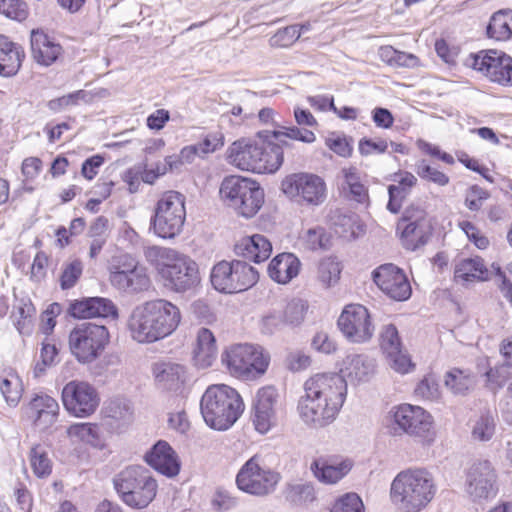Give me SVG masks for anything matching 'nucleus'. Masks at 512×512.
I'll return each mask as SVG.
<instances>
[{
	"label": "nucleus",
	"instance_id": "bb28decb",
	"mask_svg": "<svg viewBox=\"0 0 512 512\" xmlns=\"http://www.w3.org/2000/svg\"><path fill=\"white\" fill-rule=\"evenodd\" d=\"M352 463L349 460L335 458H318L311 464L314 476L324 484H336L351 470Z\"/></svg>",
	"mask_w": 512,
	"mask_h": 512
},
{
	"label": "nucleus",
	"instance_id": "338daca9",
	"mask_svg": "<svg viewBox=\"0 0 512 512\" xmlns=\"http://www.w3.org/2000/svg\"><path fill=\"white\" fill-rule=\"evenodd\" d=\"M47 264L48 256L43 251L38 252L31 266L30 278L32 281L40 282L45 278Z\"/></svg>",
	"mask_w": 512,
	"mask_h": 512
},
{
	"label": "nucleus",
	"instance_id": "6ab92c4d",
	"mask_svg": "<svg viewBox=\"0 0 512 512\" xmlns=\"http://www.w3.org/2000/svg\"><path fill=\"white\" fill-rule=\"evenodd\" d=\"M63 405L76 417H88L99 406L100 398L96 389L84 381L68 382L62 390Z\"/></svg>",
	"mask_w": 512,
	"mask_h": 512
},
{
	"label": "nucleus",
	"instance_id": "6e6552de",
	"mask_svg": "<svg viewBox=\"0 0 512 512\" xmlns=\"http://www.w3.org/2000/svg\"><path fill=\"white\" fill-rule=\"evenodd\" d=\"M388 418L394 435L407 434L425 444L435 439L433 417L420 406L402 404L393 407Z\"/></svg>",
	"mask_w": 512,
	"mask_h": 512
},
{
	"label": "nucleus",
	"instance_id": "0eeeda50",
	"mask_svg": "<svg viewBox=\"0 0 512 512\" xmlns=\"http://www.w3.org/2000/svg\"><path fill=\"white\" fill-rule=\"evenodd\" d=\"M221 360L231 375L251 380L266 372L270 357L261 346L244 343L228 347Z\"/></svg>",
	"mask_w": 512,
	"mask_h": 512
},
{
	"label": "nucleus",
	"instance_id": "5fc2aeb1",
	"mask_svg": "<svg viewBox=\"0 0 512 512\" xmlns=\"http://www.w3.org/2000/svg\"><path fill=\"white\" fill-rule=\"evenodd\" d=\"M0 13L19 22L25 20L29 14L23 0H0Z\"/></svg>",
	"mask_w": 512,
	"mask_h": 512
},
{
	"label": "nucleus",
	"instance_id": "a18cd8bd",
	"mask_svg": "<svg viewBox=\"0 0 512 512\" xmlns=\"http://www.w3.org/2000/svg\"><path fill=\"white\" fill-rule=\"evenodd\" d=\"M83 267V263L80 259H72L64 262L59 278L61 289L68 290L73 288L82 275Z\"/></svg>",
	"mask_w": 512,
	"mask_h": 512
},
{
	"label": "nucleus",
	"instance_id": "412c9836",
	"mask_svg": "<svg viewBox=\"0 0 512 512\" xmlns=\"http://www.w3.org/2000/svg\"><path fill=\"white\" fill-rule=\"evenodd\" d=\"M373 280L391 299L405 301L411 296V286L405 273L394 264H384L375 269Z\"/></svg>",
	"mask_w": 512,
	"mask_h": 512
},
{
	"label": "nucleus",
	"instance_id": "2f4dec72",
	"mask_svg": "<svg viewBox=\"0 0 512 512\" xmlns=\"http://www.w3.org/2000/svg\"><path fill=\"white\" fill-rule=\"evenodd\" d=\"M25 57L23 48L10 41L8 37L0 35V75L14 76L20 69Z\"/></svg>",
	"mask_w": 512,
	"mask_h": 512
},
{
	"label": "nucleus",
	"instance_id": "09e8293b",
	"mask_svg": "<svg viewBox=\"0 0 512 512\" xmlns=\"http://www.w3.org/2000/svg\"><path fill=\"white\" fill-rule=\"evenodd\" d=\"M308 304L302 299H293L287 303L283 312H280L286 325L297 326L304 320Z\"/></svg>",
	"mask_w": 512,
	"mask_h": 512
},
{
	"label": "nucleus",
	"instance_id": "5701e85b",
	"mask_svg": "<svg viewBox=\"0 0 512 512\" xmlns=\"http://www.w3.org/2000/svg\"><path fill=\"white\" fill-rule=\"evenodd\" d=\"M145 462L160 474L173 478L181 469V461L171 445L164 441H157L144 456Z\"/></svg>",
	"mask_w": 512,
	"mask_h": 512
},
{
	"label": "nucleus",
	"instance_id": "69168bd1",
	"mask_svg": "<svg viewBox=\"0 0 512 512\" xmlns=\"http://www.w3.org/2000/svg\"><path fill=\"white\" fill-rule=\"evenodd\" d=\"M388 142L384 139H378L377 141L363 138L359 141V152L363 156H368L372 153L382 154L388 149Z\"/></svg>",
	"mask_w": 512,
	"mask_h": 512
},
{
	"label": "nucleus",
	"instance_id": "f704fd0d",
	"mask_svg": "<svg viewBox=\"0 0 512 512\" xmlns=\"http://www.w3.org/2000/svg\"><path fill=\"white\" fill-rule=\"evenodd\" d=\"M476 376L469 369L451 368L445 374L444 383L454 395H467L476 385Z\"/></svg>",
	"mask_w": 512,
	"mask_h": 512
},
{
	"label": "nucleus",
	"instance_id": "72a5a7b5",
	"mask_svg": "<svg viewBox=\"0 0 512 512\" xmlns=\"http://www.w3.org/2000/svg\"><path fill=\"white\" fill-rule=\"evenodd\" d=\"M393 181L397 184L388 187L389 201L387 208L392 213H398L402 201L410 194L416 185L417 178L410 172L400 171L394 175Z\"/></svg>",
	"mask_w": 512,
	"mask_h": 512
},
{
	"label": "nucleus",
	"instance_id": "58836bf2",
	"mask_svg": "<svg viewBox=\"0 0 512 512\" xmlns=\"http://www.w3.org/2000/svg\"><path fill=\"white\" fill-rule=\"evenodd\" d=\"M471 436L475 441L486 442L495 434L496 420L494 413L485 409L470 421Z\"/></svg>",
	"mask_w": 512,
	"mask_h": 512
},
{
	"label": "nucleus",
	"instance_id": "3c124183",
	"mask_svg": "<svg viewBox=\"0 0 512 512\" xmlns=\"http://www.w3.org/2000/svg\"><path fill=\"white\" fill-rule=\"evenodd\" d=\"M262 155L260 156L261 162H268L267 165H272V162L276 161V165L267 167L265 173H274L276 172L283 163V147L279 144L271 143V142H262L260 143Z\"/></svg>",
	"mask_w": 512,
	"mask_h": 512
},
{
	"label": "nucleus",
	"instance_id": "c756f323",
	"mask_svg": "<svg viewBox=\"0 0 512 512\" xmlns=\"http://www.w3.org/2000/svg\"><path fill=\"white\" fill-rule=\"evenodd\" d=\"M374 362L366 355L350 354L343 360L341 368L342 375H339L347 383L350 382H365L370 379L374 373Z\"/></svg>",
	"mask_w": 512,
	"mask_h": 512
},
{
	"label": "nucleus",
	"instance_id": "9b49d317",
	"mask_svg": "<svg viewBox=\"0 0 512 512\" xmlns=\"http://www.w3.org/2000/svg\"><path fill=\"white\" fill-rule=\"evenodd\" d=\"M258 272L245 261H220L211 270L210 281L221 293H238L252 287L258 281Z\"/></svg>",
	"mask_w": 512,
	"mask_h": 512
},
{
	"label": "nucleus",
	"instance_id": "4468645a",
	"mask_svg": "<svg viewBox=\"0 0 512 512\" xmlns=\"http://www.w3.org/2000/svg\"><path fill=\"white\" fill-rule=\"evenodd\" d=\"M109 281L117 290L129 294L147 291L151 286L147 268L129 255L120 256L110 266Z\"/></svg>",
	"mask_w": 512,
	"mask_h": 512
},
{
	"label": "nucleus",
	"instance_id": "49530a36",
	"mask_svg": "<svg viewBox=\"0 0 512 512\" xmlns=\"http://www.w3.org/2000/svg\"><path fill=\"white\" fill-rule=\"evenodd\" d=\"M176 250L167 247L149 246L144 249V256L147 262L155 265L158 274H161V269L165 268L166 264L171 262V259L176 254Z\"/></svg>",
	"mask_w": 512,
	"mask_h": 512
},
{
	"label": "nucleus",
	"instance_id": "a878e982",
	"mask_svg": "<svg viewBox=\"0 0 512 512\" xmlns=\"http://www.w3.org/2000/svg\"><path fill=\"white\" fill-rule=\"evenodd\" d=\"M69 314L78 319L116 317L117 308L107 298L89 297L72 302Z\"/></svg>",
	"mask_w": 512,
	"mask_h": 512
},
{
	"label": "nucleus",
	"instance_id": "13d9d810",
	"mask_svg": "<svg viewBox=\"0 0 512 512\" xmlns=\"http://www.w3.org/2000/svg\"><path fill=\"white\" fill-rule=\"evenodd\" d=\"M417 174L425 180L431 181L439 186H445L449 182V177L443 172L421 161L416 165Z\"/></svg>",
	"mask_w": 512,
	"mask_h": 512
},
{
	"label": "nucleus",
	"instance_id": "7ed1b4c3",
	"mask_svg": "<svg viewBox=\"0 0 512 512\" xmlns=\"http://www.w3.org/2000/svg\"><path fill=\"white\" fill-rule=\"evenodd\" d=\"M436 494L433 476L426 469H407L396 475L391 483L390 498L402 512H420Z\"/></svg>",
	"mask_w": 512,
	"mask_h": 512
},
{
	"label": "nucleus",
	"instance_id": "f8f14e48",
	"mask_svg": "<svg viewBox=\"0 0 512 512\" xmlns=\"http://www.w3.org/2000/svg\"><path fill=\"white\" fill-rule=\"evenodd\" d=\"M109 341V333L104 325L91 322L77 324L69 334V349L81 363L94 361Z\"/></svg>",
	"mask_w": 512,
	"mask_h": 512
},
{
	"label": "nucleus",
	"instance_id": "0e129e2a",
	"mask_svg": "<svg viewBox=\"0 0 512 512\" xmlns=\"http://www.w3.org/2000/svg\"><path fill=\"white\" fill-rule=\"evenodd\" d=\"M201 158L213 153L224 145V136L220 132L209 133L202 142L194 144Z\"/></svg>",
	"mask_w": 512,
	"mask_h": 512
},
{
	"label": "nucleus",
	"instance_id": "aec40b11",
	"mask_svg": "<svg viewBox=\"0 0 512 512\" xmlns=\"http://www.w3.org/2000/svg\"><path fill=\"white\" fill-rule=\"evenodd\" d=\"M497 476L489 461L474 463L466 476V492L474 500H488L497 494Z\"/></svg>",
	"mask_w": 512,
	"mask_h": 512
},
{
	"label": "nucleus",
	"instance_id": "b1692460",
	"mask_svg": "<svg viewBox=\"0 0 512 512\" xmlns=\"http://www.w3.org/2000/svg\"><path fill=\"white\" fill-rule=\"evenodd\" d=\"M277 401L278 393L274 387L266 386L257 391L253 405V423L258 432L264 434L270 430L275 421Z\"/></svg>",
	"mask_w": 512,
	"mask_h": 512
},
{
	"label": "nucleus",
	"instance_id": "de8ad7c7",
	"mask_svg": "<svg viewBox=\"0 0 512 512\" xmlns=\"http://www.w3.org/2000/svg\"><path fill=\"white\" fill-rule=\"evenodd\" d=\"M90 94L87 90H77L62 97L52 99L48 102V107L53 112H59L68 106H76L81 103L89 104Z\"/></svg>",
	"mask_w": 512,
	"mask_h": 512
},
{
	"label": "nucleus",
	"instance_id": "423d86ee",
	"mask_svg": "<svg viewBox=\"0 0 512 512\" xmlns=\"http://www.w3.org/2000/svg\"><path fill=\"white\" fill-rule=\"evenodd\" d=\"M219 193L229 207L245 218L253 217L264 203V191L260 185L241 176L224 178Z\"/></svg>",
	"mask_w": 512,
	"mask_h": 512
},
{
	"label": "nucleus",
	"instance_id": "a211bd4d",
	"mask_svg": "<svg viewBox=\"0 0 512 512\" xmlns=\"http://www.w3.org/2000/svg\"><path fill=\"white\" fill-rule=\"evenodd\" d=\"M337 324L343 336L356 344L370 341L375 331L368 309L361 304L346 305Z\"/></svg>",
	"mask_w": 512,
	"mask_h": 512
},
{
	"label": "nucleus",
	"instance_id": "cd10ccee",
	"mask_svg": "<svg viewBox=\"0 0 512 512\" xmlns=\"http://www.w3.org/2000/svg\"><path fill=\"white\" fill-rule=\"evenodd\" d=\"M156 384L167 391H178L186 381V368L178 363L158 362L153 366Z\"/></svg>",
	"mask_w": 512,
	"mask_h": 512
},
{
	"label": "nucleus",
	"instance_id": "f03ea898",
	"mask_svg": "<svg viewBox=\"0 0 512 512\" xmlns=\"http://www.w3.org/2000/svg\"><path fill=\"white\" fill-rule=\"evenodd\" d=\"M179 308L165 299L136 306L128 319V330L138 343H153L171 335L179 326Z\"/></svg>",
	"mask_w": 512,
	"mask_h": 512
},
{
	"label": "nucleus",
	"instance_id": "9d476101",
	"mask_svg": "<svg viewBox=\"0 0 512 512\" xmlns=\"http://www.w3.org/2000/svg\"><path fill=\"white\" fill-rule=\"evenodd\" d=\"M280 480L277 471L270 468L261 456L254 455L239 469L235 482L242 492L265 497L274 493Z\"/></svg>",
	"mask_w": 512,
	"mask_h": 512
},
{
	"label": "nucleus",
	"instance_id": "bf43d9fd",
	"mask_svg": "<svg viewBox=\"0 0 512 512\" xmlns=\"http://www.w3.org/2000/svg\"><path fill=\"white\" fill-rule=\"evenodd\" d=\"M414 393L425 400H437L440 396L439 385L433 377H424L416 386Z\"/></svg>",
	"mask_w": 512,
	"mask_h": 512
},
{
	"label": "nucleus",
	"instance_id": "774afa93",
	"mask_svg": "<svg viewBox=\"0 0 512 512\" xmlns=\"http://www.w3.org/2000/svg\"><path fill=\"white\" fill-rule=\"evenodd\" d=\"M287 367L294 372L304 370L309 367L311 360L308 355L301 351H294L288 354L286 358Z\"/></svg>",
	"mask_w": 512,
	"mask_h": 512
},
{
	"label": "nucleus",
	"instance_id": "4be33fe9",
	"mask_svg": "<svg viewBox=\"0 0 512 512\" xmlns=\"http://www.w3.org/2000/svg\"><path fill=\"white\" fill-rule=\"evenodd\" d=\"M261 145L257 142L241 139L232 143L228 149V160L231 164L241 170L251 171L253 173L263 174L267 167V161L261 162L262 155ZM276 165V161H274Z\"/></svg>",
	"mask_w": 512,
	"mask_h": 512
},
{
	"label": "nucleus",
	"instance_id": "ea45409f",
	"mask_svg": "<svg viewBox=\"0 0 512 512\" xmlns=\"http://www.w3.org/2000/svg\"><path fill=\"white\" fill-rule=\"evenodd\" d=\"M341 270L340 262L336 258H323L317 266V280L323 287L334 286L340 279Z\"/></svg>",
	"mask_w": 512,
	"mask_h": 512
},
{
	"label": "nucleus",
	"instance_id": "2eb2a0df",
	"mask_svg": "<svg viewBox=\"0 0 512 512\" xmlns=\"http://www.w3.org/2000/svg\"><path fill=\"white\" fill-rule=\"evenodd\" d=\"M467 64L490 82L503 87L512 86V57L499 50H481L467 60Z\"/></svg>",
	"mask_w": 512,
	"mask_h": 512
},
{
	"label": "nucleus",
	"instance_id": "8fccbe9b",
	"mask_svg": "<svg viewBox=\"0 0 512 512\" xmlns=\"http://www.w3.org/2000/svg\"><path fill=\"white\" fill-rule=\"evenodd\" d=\"M300 241L306 249L314 251L317 249H326L329 237L323 227L317 226L303 232Z\"/></svg>",
	"mask_w": 512,
	"mask_h": 512
},
{
	"label": "nucleus",
	"instance_id": "f257e3e1",
	"mask_svg": "<svg viewBox=\"0 0 512 512\" xmlns=\"http://www.w3.org/2000/svg\"><path fill=\"white\" fill-rule=\"evenodd\" d=\"M297 410L309 427L324 428L335 421L347 396V384L336 373H318L304 384Z\"/></svg>",
	"mask_w": 512,
	"mask_h": 512
},
{
	"label": "nucleus",
	"instance_id": "79ce46f5",
	"mask_svg": "<svg viewBox=\"0 0 512 512\" xmlns=\"http://www.w3.org/2000/svg\"><path fill=\"white\" fill-rule=\"evenodd\" d=\"M274 138L279 142L284 148L290 147V143L286 140V138L292 140H298L303 143H313L316 140L315 134L307 129H300L296 126L285 127L283 130H275L273 131Z\"/></svg>",
	"mask_w": 512,
	"mask_h": 512
},
{
	"label": "nucleus",
	"instance_id": "e2e57ef3",
	"mask_svg": "<svg viewBox=\"0 0 512 512\" xmlns=\"http://www.w3.org/2000/svg\"><path fill=\"white\" fill-rule=\"evenodd\" d=\"M353 140L345 136H333L326 139V145L340 157H350L353 151Z\"/></svg>",
	"mask_w": 512,
	"mask_h": 512
},
{
	"label": "nucleus",
	"instance_id": "4d7b16f0",
	"mask_svg": "<svg viewBox=\"0 0 512 512\" xmlns=\"http://www.w3.org/2000/svg\"><path fill=\"white\" fill-rule=\"evenodd\" d=\"M330 512H364V505L356 493H346L335 501Z\"/></svg>",
	"mask_w": 512,
	"mask_h": 512
},
{
	"label": "nucleus",
	"instance_id": "c85d7f7f",
	"mask_svg": "<svg viewBox=\"0 0 512 512\" xmlns=\"http://www.w3.org/2000/svg\"><path fill=\"white\" fill-rule=\"evenodd\" d=\"M31 51L33 59L38 64L49 66L61 55L62 47L43 31L32 30Z\"/></svg>",
	"mask_w": 512,
	"mask_h": 512
},
{
	"label": "nucleus",
	"instance_id": "603ef678",
	"mask_svg": "<svg viewBox=\"0 0 512 512\" xmlns=\"http://www.w3.org/2000/svg\"><path fill=\"white\" fill-rule=\"evenodd\" d=\"M67 433L70 437L79 438L88 444L96 445L99 439V427L92 423H77L71 425Z\"/></svg>",
	"mask_w": 512,
	"mask_h": 512
},
{
	"label": "nucleus",
	"instance_id": "f3484780",
	"mask_svg": "<svg viewBox=\"0 0 512 512\" xmlns=\"http://www.w3.org/2000/svg\"><path fill=\"white\" fill-rule=\"evenodd\" d=\"M397 230L401 233L403 246L414 251L427 243L432 225L424 209L418 205H410L404 210Z\"/></svg>",
	"mask_w": 512,
	"mask_h": 512
},
{
	"label": "nucleus",
	"instance_id": "864d4df0",
	"mask_svg": "<svg viewBox=\"0 0 512 512\" xmlns=\"http://www.w3.org/2000/svg\"><path fill=\"white\" fill-rule=\"evenodd\" d=\"M380 346L386 356L403 349L398 331L393 324L383 326L380 333Z\"/></svg>",
	"mask_w": 512,
	"mask_h": 512
},
{
	"label": "nucleus",
	"instance_id": "39448f33",
	"mask_svg": "<svg viewBox=\"0 0 512 512\" xmlns=\"http://www.w3.org/2000/svg\"><path fill=\"white\" fill-rule=\"evenodd\" d=\"M113 485L120 499L135 509L146 508L156 497L158 488L149 470L138 465L126 467L116 474Z\"/></svg>",
	"mask_w": 512,
	"mask_h": 512
},
{
	"label": "nucleus",
	"instance_id": "e433bc0d",
	"mask_svg": "<svg viewBox=\"0 0 512 512\" xmlns=\"http://www.w3.org/2000/svg\"><path fill=\"white\" fill-rule=\"evenodd\" d=\"M195 358L202 367L211 366L217 355L216 340L207 328H200L197 333Z\"/></svg>",
	"mask_w": 512,
	"mask_h": 512
},
{
	"label": "nucleus",
	"instance_id": "a19ab883",
	"mask_svg": "<svg viewBox=\"0 0 512 512\" xmlns=\"http://www.w3.org/2000/svg\"><path fill=\"white\" fill-rule=\"evenodd\" d=\"M0 391L8 405L16 406L23 394L21 378L14 372H9L0 382Z\"/></svg>",
	"mask_w": 512,
	"mask_h": 512
},
{
	"label": "nucleus",
	"instance_id": "1a4fd4ad",
	"mask_svg": "<svg viewBox=\"0 0 512 512\" xmlns=\"http://www.w3.org/2000/svg\"><path fill=\"white\" fill-rule=\"evenodd\" d=\"M185 218V196L167 191L157 201L151 227L158 237L172 239L181 233Z\"/></svg>",
	"mask_w": 512,
	"mask_h": 512
},
{
	"label": "nucleus",
	"instance_id": "20e7f679",
	"mask_svg": "<svg viewBox=\"0 0 512 512\" xmlns=\"http://www.w3.org/2000/svg\"><path fill=\"white\" fill-rule=\"evenodd\" d=\"M243 411L244 403L241 396L228 385H210L201 397V415L205 423L214 430H228Z\"/></svg>",
	"mask_w": 512,
	"mask_h": 512
},
{
	"label": "nucleus",
	"instance_id": "ddd939ff",
	"mask_svg": "<svg viewBox=\"0 0 512 512\" xmlns=\"http://www.w3.org/2000/svg\"><path fill=\"white\" fill-rule=\"evenodd\" d=\"M281 190L289 199L311 206L321 205L327 194L324 179L319 175L307 172L286 176L281 182Z\"/></svg>",
	"mask_w": 512,
	"mask_h": 512
},
{
	"label": "nucleus",
	"instance_id": "052dcab7",
	"mask_svg": "<svg viewBox=\"0 0 512 512\" xmlns=\"http://www.w3.org/2000/svg\"><path fill=\"white\" fill-rule=\"evenodd\" d=\"M300 37V28L298 25H291L284 29H280L275 33L270 42L273 46L288 47L292 45Z\"/></svg>",
	"mask_w": 512,
	"mask_h": 512
},
{
	"label": "nucleus",
	"instance_id": "c9c22d12",
	"mask_svg": "<svg viewBox=\"0 0 512 512\" xmlns=\"http://www.w3.org/2000/svg\"><path fill=\"white\" fill-rule=\"evenodd\" d=\"M455 278L462 281H485L488 279L489 272L481 257L465 258L460 260L455 266Z\"/></svg>",
	"mask_w": 512,
	"mask_h": 512
},
{
	"label": "nucleus",
	"instance_id": "c03bdc74",
	"mask_svg": "<svg viewBox=\"0 0 512 512\" xmlns=\"http://www.w3.org/2000/svg\"><path fill=\"white\" fill-rule=\"evenodd\" d=\"M105 414L122 423H128L133 416V408L127 399L115 398L107 402L105 406Z\"/></svg>",
	"mask_w": 512,
	"mask_h": 512
},
{
	"label": "nucleus",
	"instance_id": "37998d69",
	"mask_svg": "<svg viewBox=\"0 0 512 512\" xmlns=\"http://www.w3.org/2000/svg\"><path fill=\"white\" fill-rule=\"evenodd\" d=\"M30 465L34 474L39 478L47 477L52 472V462L46 449L41 445L31 448Z\"/></svg>",
	"mask_w": 512,
	"mask_h": 512
},
{
	"label": "nucleus",
	"instance_id": "393cba45",
	"mask_svg": "<svg viewBox=\"0 0 512 512\" xmlns=\"http://www.w3.org/2000/svg\"><path fill=\"white\" fill-rule=\"evenodd\" d=\"M59 413V404L51 396L36 394L27 406V415L40 430L52 426Z\"/></svg>",
	"mask_w": 512,
	"mask_h": 512
},
{
	"label": "nucleus",
	"instance_id": "473e14b6",
	"mask_svg": "<svg viewBox=\"0 0 512 512\" xmlns=\"http://www.w3.org/2000/svg\"><path fill=\"white\" fill-rule=\"evenodd\" d=\"M300 266V260L294 254L281 253L270 262L268 274L277 283L286 284L299 274Z\"/></svg>",
	"mask_w": 512,
	"mask_h": 512
},
{
	"label": "nucleus",
	"instance_id": "dca6fc26",
	"mask_svg": "<svg viewBox=\"0 0 512 512\" xmlns=\"http://www.w3.org/2000/svg\"><path fill=\"white\" fill-rule=\"evenodd\" d=\"M160 277L165 287L178 293L194 289L201 281L198 264L178 251L171 262L161 269Z\"/></svg>",
	"mask_w": 512,
	"mask_h": 512
},
{
	"label": "nucleus",
	"instance_id": "4c0bfd02",
	"mask_svg": "<svg viewBox=\"0 0 512 512\" xmlns=\"http://www.w3.org/2000/svg\"><path fill=\"white\" fill-rule=\"evenodd\" d=\"M487 36L496 41H507L512 38V10H499L490 18L486 29Z\"/></svg>",
	"mask_w": 512,
	"mask_h": 512
},
{
	"label": "nucleus",
	"instance_id": "7c9ffc66",
	"mask_svg": "<svg viewBox=\"0 0 512 512\" xmlns=\"http://www.w3.org/2000/svg\"><path fill=\"white\" fill-rule=\"evenodd\" d=\"M272 245L269 240L260 234L242 238L235 245V253L246 260L260 263L270 257Z\"/></svg>",
	"mask_w": 512,
	"mask_h": 512
},
{
	"label": "nucleus",
	"instance_id": "680f3d73",
	"mask_svg": "<svg viewBox=\"0 0 512 512\" xmlns=\"http://www.w3.org/2000/svg\"><path fill=\"white\" fill-rule=\"evenodd\" d=\"M387 358L390 367L398 373L406 374L414 368V364L412 363L410 356L404 349L387 355Z\"/></svg>",
	"mask_w": 512,
	"mask_h": 512
},
{
	"label": "nucleus",
	"instance_id": "6e6d98bb",
	"mask_svg": "<svg viewBox=\"0 0 512 512\" xmlns=\"http://www.w3.org/2000/svg\"><path fill=\"white\" fill-rule=\"evenodd\" d=\"M286 499L295 504L312 502L315 499L314 488L310 484L289 485L286 491Z\"/></svg>",
	"mask_w": 512,
	"mask_h": 512
}]
</instances>
